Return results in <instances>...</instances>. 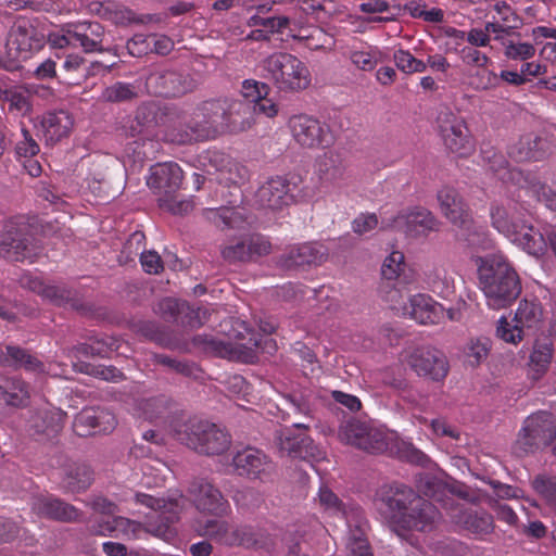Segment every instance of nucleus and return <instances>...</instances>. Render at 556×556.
<instances>
[{
    "mask_svg": "<svg viewBox=\"0 0 556 556\" xmlns=\"http://www.w3.org/2000/svg\"><path fill=\"white\" fill-rule=\"evenodd\" d=\"M168 430L181 444L207 456L222 455L231 445V435L226 429L182 413L169 417Z\"/></svg>",
    "mask_w": 556,
    "mask_h": 556,
    "instance_id": "nucleus-1",
    "label": "nucleus"
},
{
    "mask_svg": "<svg viewBox=\"0 0 556 556\" xmlns=\"http://www.w3.org/2000/svg\"><path fill=\"white\" fill-rule=\"evenodd\" d=\"M480 288L493 309L509 306L521 293V281L515 268L502 257L486 260L479 267Z\"/></svg>",
    "mask_w": 556,
    "mask_h": 556,
    "instance_id": "nucleus-2",
    "label": "nucleus"
},
{
    "mask_svg": "<svg viewBox=\"0 0 556 556\" xmlns=\"http://www.w3.org/2000/svg\"><path fill=\"white\" fill-rule=\"evenodd\" d=\"M218 98L197 104L190 118L170 125L167 136L173 143L192 144L214 140L222 135Z\"/></svg>",
    "mask_w": 556,
    "mask_h": 556,
    "instance_id": "nucleus-3",
    "label": "nucleus"
},
{
    "mask_svg": "<svg viewBox=\"0 0 556 556\" xmlns=\"http://www.w3.org/2000/svg\"><path fill=\"white\" fill-rule=\"evenodd\" d=\"M263 71L264 77L283 92H299L311 85L307 66L291 53L270 54L263 61Z\"/></svg>",
    "mask_w": 556,
    "mask_h": 556,
    "instance_id": "nucleus-4",
    "label": "nucleus"
},
{
    "mask_svg": "<svg viewBox=\"0 0 556 556\" xmlns=\"http://www.w3.org/2000/svg\"><path fill=\"white\" fill-rule=\"evenodd\" d=\"M39 250L31 226L23 216H14L3 222L0 230L1 258L16 263H33Z\"/></svg>",
    "mask_w": 556,
    "mask_h": 556,
    "instance_id": "nucleus-5",
    "label": "nucleus"
},
{
    "mask_svg": "<svg viewBox=\"0 0 556 556\" xmlns=\"http://www.w3.org/2000/svg\"><path fill=\"white\" fill-rule=\"evenodd\" d=\"M136 503L150 507L153 511L147 522V531L164 541H170L177 534L175 523L182 510L181 500L156 498L152 495L137 493Z\"/></svg>",
    "mask_w": 556,
    "mask_h": 556,
    "instance_id": "nucleus-6",
    "label": "nucleus"
},
{
    "mask_svg": "<svg viewBox=\"0 0 556 556\" xmlns=\"http://www.w3.org/2000/svg\"><path fill=\"white\" fill-rule=\"evenodd\" d=\"M87 505H89L94 511L106 515V517H101L92 525L91 530L96 534L113 538L136 539L142 531V525L138 521L121 516H110L117 511V506L104 496H92L87 502Z\"/></svg>",
    "mask_w": 556,
    "mask_h": 556,
    "instance_id": "nucleus-7",
    "label": "nucleus"
},
{
    "mask_svg": "<svg viewBox=\"0 0 556 556\" xmlns=\"http://www.w3.org/2000/svg\"><path fill=\"white\" fill-rule=\"evenodd\" d=\"M341 442L371 454L389 450L391 435L370 426L367 421L350 418L343 421L338 431Z\"/></svg>",
    "mask_w": 556,
    "mask_h": 556,
    "instance_id": "nucleus-8",
    "label": "nucleus"
},
{
    "mask_svg": "<svg viewBox=\"0 0 556 556\" xmlns=\"http://www.w3.org/2000/svg\"><path fill=\"white\" fill-rule=\"evenodd\" d=\"M437 199L442 214L459 229L458 238L470 247L477 245L480 233L460 194L454 188L443 187L438 191Z\"/></svg>",
    "mask_w": 556,
    "mask_h": 556,
    "instance_id": "nucleus-9",
    "label": "nucleus"
},
{
    "mask_svg": "<svg viewBox=\"0 0 556 556\" xmlns=\"http://www.w3.org/2000/svg\"><path fill=\"white\" fill-rule=\"evenodd\" d=\"M438 132L445 148L459 156H468L475 142L465 119L447 108L441 109L435 119Z\"/></svg>",
    "mask_w": 556,
    "mask_h": 556,
    "instance_id": "nucleus-10",
    "label": "nucleus"
},
{
    "mask_svg": "<svg viewBox=\"0 0 556 556\" xmlns=\"http://www.w3.org/2000/svg\"><path fill=\"white\" fill-rule=\"evenodd\" d=\"M543 319V308L536 300L523 299L519 302L518 308L510 324L505 317H501L496 328V334L507 343L517 344L520 342L526 330H533L539 327Z\"/></svg>",
    "mask_w": 556,
    "mask_h": 556,
    "instance_id": "nucleus-11",
    "label": "nucleus"
},
{
    "mask_svg": "<svg viewBox=\"0 0 556 556\" xmlns=\"http://www.w3.org/2000/svg\"><path fill=\"white\" fill-rule=\"evenodd\" d=\"M556 438V425L547 413L529 416L518 433L515 444L519 454H531L553 444Z\"/></svg>",
    "mask_w": 556,
    "mask_h": 556,
    "instance_id": "nucleus-12",
    "label": "nucleus"
},
{
    "mask_svg": "<svg viewBox=\"0 0 556 556\" xmlns=\"http://www.w3.org/2000/svg\"><path fill=\"white\" fill-rule=\"evenodd\" d=\"M418 493L413 488L393 482L382 485L376 494V507L379 513L394 527L400 528L404 514L416 500Z\"/></svg>",
    "mask_w": 556,
    "mask_h": 556,
    "instance_id": "nucleus-13",
    "label": "nucleus"
},
{
    "mask_svg": "<svg viewBox=\"0 0 556 556\" xmlns=\"http://www.w3.org/2000/svg\"><path fill=\"white\" fill-rule=\"evenodd\" d=\"M289 128L295 142L305 149H325L334 142L330 126L311 115L292 116Z\"/></svg>",
    "mask_w": 556,
    "mask_h": 556,
    "instance_id": "nucleus-14",
    "label": "nucleus"
},
{
    "mask_svg": "<svg viewBox=\"0 0 556 556\" xmlns=\"http://www.w3.org/2000/svg\"><path fill=\"white\" fill-rule=\"evenodd\" d=\"M308 425L294 424L293 428H286L276 435L279 452L291 458L318 462L325 457V453L314 443L312 438L300 430H307Z\"/></svg>",
    "mask_w": 556,
    "mask_h": 556,
    "instance_id": "nucleus-15",
    "label": "nucleus"
},
{
    "mask_svg": "<svg viewBox=\"0 0 556 556\" xmlns=\"http://www.w3.org/2000/svg\"><path fill=\"white\" fill-rule=\"evenodd\" d=\"M231 465L239 477L249 480L269 481L276 471L271 458L263 451L247 446L232 456Z\"/></svg>",
    "mask_w": 556,
    "mask_h": 556,
    "instance_id": "nucleus-16",
    "label": "nucleus"
},
{
    "mask_svg": "<svg viewBox=\"0 0 556 556\" xmlns=\"http://www.w3.org/2000/svg\"><path fill=\"white\" fill-rule=\"evenodd\" d=\"M150 93L164 98H177L197 89L195 79L175 70H162L151 73L146 80Z\"/></svg>",
    "mask_w": 556,
    "mask_h": 556,
    "instance_id": "nucleus-17",
    "label": "nucleus"
},
{
    "mask_svg": "<svg viewBox=\"0 0 556 556\" xmlns=\"http://www.w3.org/2000/svg\"><path fill=\"white\" fill-rule=\"evenodd\" d=\"M271 243L260 233L242 237L224 245L220 253L229 264L247 263L269 254Z\"/></svg>",
    "mask_w": 556,
    "mask_h": 556,
    "instance_id": "nucleus-18",
    "label": "nucleus"
},
{
    "mask_svg": "<svg viewBox=\"0 0 556 556\" xmlns=\"http://www.w3.org/2000/svg\"><path fill=\"white\" fill-rule=\"evenodd\" d=\"M408 365L419 376L433 381H442L448 374V362L440 350L422 346L414 350Z\"/></svg>",
    "mask_w": 556,
    "mask_h": 556,
    "instance_id": "nucleus-19",
    "label": "nucleus"
},
{
    "mask_svg": "<svg viewBox=\"0 0 556 556\" xmlns=\"http://www.w3.org/2000/svg\"><path fill=\"white\" fill-rule=\"evenodd\" d=\"M295 188L296 182L288 177H273L257 189L255 193L256 202L264 208L280 211L293 202Z\"/></svg>",
    "mask_w": 556,
    "mask_h": 556,
    "instance_id": "nucleus-20",
    "label": "nucleus"
},
{
    "mask_svg": "<svg viewBox=\"0 0 556 556\" xmlns=\"http://www.w3.org/2000/svg\"><path fill=\"white\" fill-rule=\"evenodd\" d=\"M384 226L402 230L413 237H418L426 236L431 231H438L440 222L430 211L416 207L409 212L399 213Z\"/></svg>",
    "mask_w": 556,
    "mask_h": 556,
    "instance_id": "nucleus-21",
    "label": "nucleus"
},
{
    "mask_svg": "<svg viewBox=\"0 0 556 556\" xmlns=\"http://www.w3.org/2000/svg\"><path fill=\"white\" fill-rule=\"evenodd\" d=\"M189 492L197 509L216 517L227 516L230 511L229 502L211 482L200 479L191 483Z\"/></svg>",
    "mask_w": 556,
    "mask_h": 556,
    "instance_id": "nucleus-22",
    "label": "nucleus"
},
{
    "mask_svg": "<svg viewBox=\"0 0 556 556\" xmlns=\"http://www.w3.org/2000/svg\"><path fill=\"white\" fill-rule=\"evenodd\" d=\"M115 426V416L102 407H85L73 421L74 432L81 438L111 432Z\"/></svg>",
    "mask_w": 556,
    "mask_h": 556,
    "instance_id": "nucleus-23",
    "label": "nucleus"
},
{
    "mask_svg": "<svg viewBox=\"0 0 556 556\" xmlns=\"http://www.w3.org/2000/svg\"><path fill=\"white\" fill-rule=\"evenodd\" d=\"M218 106L222 111V135L226 132L238 134L251 127L252 106L250 103L224 97L218 98Z\"/></svg>",
    "mask_w": 556,
    "mask_h": 556,
    "instance_id": "nucleus-24",
    "label": "nucleus"
},
{
    "mask_svg": "<svg viewBox=\"0 0 556 556\" xmlns=\"http://www.w3.org/2000/svg\"><path fill=\"white\" fill-rule=\"evenodd\" d=\"M182 178L180 166L177 163L167 162L151 167L147 185L157 198H166L179 191Z\"/></svg>",
    "mask_w": 556,
    "mask_h": 556,
    "instance_id": "nucleus-25",
    "label": "nucleus"
},
{
    "mask_svg": "<svg viewBox=\"0 0 556 556\" xmlns=\"http://www.w3.org/2000/svg\"><path fill=\"white\" fill-rule=\"evenodd\" d=\"M404 515L399 529L424 532L431 531L441 518L439 509L419 494Z\"/></svg>",
    "mask_w": 556,
    "mask_h": 556,
    "instance_id": "nucleus-26",
    "label": "nucleus"
},
{
    "mask_svg": "<svg viewBox=\"0 0 556 556\" xmlns=\"http://www.w3.org/2000/svg\"><path fill=\"white\" fill-rule=\"evenodd\" d=\"M31 510L40 517L60 522H75L81 517L78 508L53 495L35 497Z\"/></svg>",
    "mask_w": 556,
    "mask_h": 556,
    "instance_id": "nucleus-27",
    "label": "nucleus"
},
{
    "mask_svg": "<svg viewBox=\"0 0 556 556\" xmlns=\"http://www.w3.org/2000/svg\"><path fill=\"white\" fill-rule=\"evenodd\" d=\"M450 516L465 530L478 536L491 534L495 528L493 516L485 510L463 508L456 505L450 508Z\"/></svg>",
    "mask_w": 556,
    "mask_h": 556,
    "instance_id": "nucleus-28",
    "label": "nucleus"
},
{
    "mask_svg": "<svg viewBox=\"0 0 556 556\" xmlns=\"http://www.w3.org/2000/svg\"><path fill=\"white\" fill-rule=\"evenodd\" d=\"M326 250L317 243H303L289 248L280 257L279 264L286 269L320 265L326 260Z\"/></svg>",
    "mask_w": 556,
    "mask_h": 556,
    "instance_id": "nucleus-29",
    "label": "nucleus"
},
{
    "mask_svg": "<svg viewBox=\"0 0 556 556\" xmlns=\"http://www.w3.org/2000/svg\"><path fill=\"white\" fill-rule=\"evenodd\" d=\"M94 480L91 467L85 463L70 462L61 468L60 488L64 493L86 492Z\"/></svg>",
    "mask_w": 556,
    "mask_h": 556,
    "instance_id": "nucleus-30",
    "label": "nucleus"
},
{
    "mask_svg": "<svg viewBox=\"0 0 556 556\" xmlns=\"http://www.w3.org/2000/svg\"><path fill=\"white\" fill-rule=\"evenodd\" d=\"M71 36L74 39V48H80L85 53L106 51L103 47L104 27L98 22L73 23Z\"/></svg>",
    "mask_w": 556,
    "mask_h": 556,
    "instance_id": "nucleus-31",
    "label": "nucleus"
},
{
    "mask_svg": "<svg viewBox=\"0 0 556 556\" xmlns=\"http://www.w3.org/2000/svg\"><path fill=\"white\" fill-rule=\"evenodd\" d=\"M346 522L349 527L346 543L349 556H374L366 536L368 522L363 513L358 510L351 513L346 517Z\"/></svg>",
    "mask_w": 556,
    "mask_h": 556,
    "instance_id": "nucleus-32",
    "label": "nucleus"
},
{
    "mask_svg": "<svg viewBox=\"0 0 556 556\" xmlns=\"http://www.w3.org/2000/svg\"><path fill=\"white\" fill-rule=\"evenodd\" d=\"M10 40L16 50L28 58L33 51L42 47V37L38 34L36 27L25 17H18L10 30Z\"/></svg>",
    "mask_w": 556,
    "mask_h": 556,
    "instance_id": "nucleus-33",
    "label": "nucleus"
},
{
    "mask_svg": "<svg viewBox=\"0 0 556 556\" xmlns=\"http://www.w3.org/2000/svg\"><path fill=\"white\" fill-rule=\"evenodd\" d=\"M443 307L434 302L431 296L422 293L414 294L403 306L404 315L421 325L437 324L442 314Z\"/></svg>",
    "mask_w": 556,
    "mask_h": 556,
    "instance_id": "nucleus-34",
    "label": "nucleus"
},
{
    "mask_svg": "<svg viewBox=\"0 0 556 556\" xmlns=\"http://www.w3.org/2000/svg\"><path fill=\"white\" fill-rule=\"evenodd\" d=\"M40 125L47 143L54 144L70 135L74 121L67 111H50L42 115Z\"/></svg>",
    "mask_w": 556,
    "mask_h": 556,
    "instance_id": "nucleus-35",
    "label": "nucleus"
},
{
    "mask_svg": "<svg viewBox=\"0 0 556 556\" xmlns=\"http://www.w3.org/2000/svg\"><path fill=\"white\" fill-rule=\"evenodd\" d=\"M549 152V142L546 138L534 134L522 136L511 148L510 155L517 162L541 161Z\"/></svg>",
    "mask_w": 556,
    "mask_h": 556,
    "instance_id": "nucleus-36",
    "label": "nucleus"
},
{
    "mask_svg": "<svg viewBox=\"0 0 556 556\" xmlns=\"http://www.w3.org/2000/svg\"><path fill=\"white\" fill-rule=\"evenodd\" d=\"M40 296L56 306L70 307L81 313L89 309L88 305L81 301L78 292L65 285L45 283Z\"/></svg>",
    "mask_w": 556,
    "mask_h": 556,
    "instance_id": "nucleus-37",
    "label": "nucleus"
},
{
    "mask_svg": "<svg viewBox=\"0 0 556 556\" xmlns=\"http://www.w3.org/2000/svg\"><path fill=\"white\" fill-rule=\"evenodd\" d=\"M424 282L428 289L442 299H448L455 293L454 277L442 264L427 265L424 269Z\"/></svg>",
    "mask_w": 556,
    "mask_h": 556,
    "instance_id": "nucleus-38",
    "label": "nucleus"
},
{
    "mask_svg": "<svg viewBox=\"0 0 556 556\" xmlns=\"http://www.w3.org/2000/svg\"><path fill=\"white\" fill-rule=\"evenodd\" d=\"M0 364L7 367L24 368L28 371H43L45 366L28 350L17 345L0 346Z\"/></svg>",
    "mask_w": 556,
    "mask_h": 556,
    "instance_id": "nucleus-39",
    "label": "nucleus"
},
{
    "mask_svg": "<svg viewBox=\"0 0 556 556\" xmlns=\"http://www.w3.org/2000/svg\"><path fill=\"white\" fill-rule=\"evenodd\" d=\"M202 164L220 174H227L226 180L237 184L243 177L241 172L245 168L240 166L232 157L218 150H207L202 155Z\"/></svg>",
    "mask_w": 556,
    "mask_h": 556,
    "instance_id": "nucleus-40",
    "label": "nucleus"
},
{
    "mask_svg": "<svg viewBox=\"0 0 556 556\" xmlns=\"http://www.w3.org/2000/svg\"><path fill=\"white\" fill-rule=\"evenodd\" d=\"M269 534L260 528L249 525L232 527L229 546L263 548L268 545Z\"/></svg>",
    "mask_w": 556,
    "mask_h": 556,
    "instance_id": "nucleus-41",
    "label": "nucleus"
},
{
    "mask_svg": "<svg viewBox=\"0 0 556 556\" xmlns=\"http://www.w3.org/2000/svg\"><path fill=\"white\" fill-rule=\"evenodd\" d=\"M316 167L321 180L334 182L344 176V157L340 152L329 150L317 160Z\"/></svg>",
    "mask_w": 556,
    "mask_h": 556,
    "instance_id": "nucleus-42",
    "label": "nucleus"
},
{
    "mask_svg": "<svg viewBox=\"0 0 556 556\" xmlns=\"http://www.w3.org/2000/svg\"><path fill=\"white\" fill-rule=\"evenodd\" d=\"M193 529L200 536L210 538L217 543L229 546L232 526L223 519L197 520Z\"/></svg>",
    "mask_w": 556,
    "mask_h": 556,
    "instance_id": "nucleus-43",
    "label": "nucleus"
},
{
    "mask_svg": "<svg viewBox=\"0 0 556 556\" xmlns=\"http://www.w3.org/2000/svg\"><path fill=\"white\" fill-rule=\"evenodd\" d=\"M63 427V414L59 410H39L33 417L31 428L37 434L55 437Z\"/></svg>",
    "mask_w": 556,
    "mask_h": 556,
    "instance_id": "nucleus-44",
    "label": "nucleus"
},
{
    "mask_svg": "<svg viewBox=\"0 0 556 556\" xmlns=\"http://www.w3.org/2000/svg\"><path fill=\"white\" fill-rule=\"evenodd\" d=\"M1 387L3 392V407H23L27 405L29 400V387L25 381L18 378H12L7 380L4 386Z\"/></svg>",
    "mask_w": 556,
    "mask_h": 556,
    "instance_id": "nucleus-45",
    "label": "nucleus"
},
{
    "mask_svg": "<svg viewBox=\"0 0 556 556\" xmlns=\"http://www.w3.org/2000/svg\"><path fill=\"white\" fill-rule=\"evenodd\" d=\"M531 486L545 505L556 514V479L545 473H539L531 480Z\"/></svg>",
    "mask_w": 556,
    "mask_h": 556,
    "instance_id": "nucleus-46",
    "label": "nucleus"
},
{
    "mask_svg": "<svg viewBox=\"0 0 556 556\" xmlns=\"http://www.w3.org/2000/svg\"><path fill=\"white\" fill-rule=\"evenodd\" d=\"M135 328L137 332L142 334L144 338L154 341L159 345L174 350L178 346V343L173 340L156 323L150 320H139Z\"/></svg>",
    "mask_w": 556,
    "mask_h": 556,
    "instance_id": "nucleus-47",
    "label": "nucleus"
},
{
    "mask_svg": "<svg viewBox=\"0 0 556 556\" xmlns=\"http://www.w3.org/2000/svg\"><path fill=\"white\" fill-rule=\"evenodd\" d=\"M553 356L549 343H536L530 355V372L533 379L541 378L547 370Z\"/></svg>",
    "mask_w": 556,
    "mask_h": 556,
    "instance_id": "nucleus-48",
    "label": "nucleus"
},
{
    "mask_svg": "<svg viewBox=\"0 0 556 556\" xmlns=\"http://www.w3.org/2000/svg\"><path fill=\"white\" fill-rule=\"evenodd\" d=\"M206 218L222 230L239 228L244 222L242 215L233 207L210 208L206 211Z\"/></svg>",
    "mask_w": 556,
    "mask_h": 556,
    "instance_id": "nucleus-49",
    "label": "nucleus"
},
{
    "mask_svg": "<svg viewBox=\"0 0 556 556\" xmlns=\"http://www.w3.org/2000/svg\"><path fill=\"white\" fill-rule=\"evenodd\" d=\"M138 97V88L134 84L116 81L103 89L101 99L105 102H128Z\"/></svg>",
    "mask_w": 556,
    "mask_h": 556,
    "instance_id": "nucleus-50",
    "label": "nucleus"
},
{
    "mask_svg": "<svg viewBox=\"0 0 556 556\" xmlns=\"http://www.w3.org/2000/svg\"><path fill=\"white\" fill-rule=\"evenodd\" d=\"M489 168L504 182L511 181L521 185L522 173L516 168H509L507 161L502 154L493 153L489 157Z\"/></svg>",
    "mask_w": 556,
    "mask_h": 556,
    "instance_id": "nucleus-51",
    "label": "nucleus"
},
{
    "mask_svg": "<svg viewBox=\"0 0 556 556\" xmlns=\"http://www.w3.org/2000/svg\"><path fill=\"white\" fill-rule=\"evenodd\" d=\"M181 309H186V301H179L173 298H165L157 302L154 307L155 314L165 321L175 323L181 316Z\"/></svg>",
    "mask_w": 556,
    "mask_h": 556,
    "instance_id": "nucleus-52",
    "label": "nucleus"
},
{
    "mask_svg": "<svg viewBox=\"0 0 556 556\" xmlns=\"http://www.w3.org/2000/svg\"><path fill=\"white\" fill-rule=\"evenodd\" d=\"M396 67L405 74L422 73L427 64L416 59L409 51L397 50L393 55Z\"/></svg>",
    "mask_w": 556,
    "mask_h": 556,
    "instance_id": "nucleus-53",
    "label": "nucleus"
},
{
    "mask_svg": "<svg viewBox=\"0 0 556 556\" xmlns=\"http://www.w3.org/2000/svg\"><path fill=\"white\" fill-rule=\"evenodd\" d=\"M192 342L203 351L215 353L219 356L229 355L232 351L230 343L218 340L211 334H198L193 338Z\"/></svg>",
    "mask_w": 556,
    "mask_h": 556,
    "instance_id": "nucleus-54",
    "label": "nucleus"
},
{
    "mask_svg": "<svg viewBox=\"0 0 556 556\" xmlns=\"http://www.w3.org/2000/svg\"><path fill=\"white\" fill-rule=\"evenodd\" d=\"M470 86L476 90H490L500 86V78L496 73L485 66L477 67L470 75Z\"/></svg>",
    "mask_w": 556,
    "mask_h": 556,
    "instance_id": "nucleus-55",
    "label": "nucleus"
},
{
    "mask_svg": "<svg viewBox=\"0 0 556 556\" xmlns=\"http://www.w3.org/2000/svg\"><path fill=\"white\" fill-rule=\"evenodd\" d=\"M159 206L174 215H186L194 208L191 199H179L178 192L166 198H157Z\"/></svg>",
    "mask_w": 556,
    "mask_h": 556,
    "instance_id": "nucleus-56",
    "label": "nucleus"
},
{
    "mask_svg": "<svg viewBox=\"0 0 556 556\" xmlns=\"http://www.w3.org/2000/svg\"><path fill=\"white\" fill-rule=\"evenodd\" d=\"M159 206L174 215H186L194 208L191 199H179L178 192L166 198H157Z\"/></svg>",
    "mask_w": 556,
    "mask_h": 556,
    "instance_id": "nucleus-57",
    "label": "nucleus"
},
{
    "mask_svg": "<svg viewBox=\"0 0 556 556\" xmlns=\"http://www.w3.org/2000/svg\"><path fill=\"white\" fill-rule=\"evenodd\" d=\"M169 405L170 401L166 396L161 395L144 400L141 403V409L147 419L157 420L167 414Z\"/></svg>",
    "mask_w": 556,
    "mask_h": 556,
    "instance_id": "nucleus-58",
    "label": "nucleus"
},
{
    "mask_svg": "<svg viewBox=\"0 0 556 556\" xmlns=\"http://www.w3.org/2000/svg\"><path fill=\"white\" fill-rule=\"evenodd\" d=\"M288 400L296 413L309 418L315 417L317 397L314 393H293L288 396Z\"/></svg>",
    "mask_w": 556,
    "mask_h": 556,
    "instance_id": "nucleus-59",
    "label": "nucleus"
},
{
    "mask_svg": "<svg viewBox=\"0 0 556 556\" xmlns=\"http://www.w3.org/2000/svg\"><path fill=\"white\" fill-rule=\"evenodd\" d=\"M3 100L9 103V111H15L21 115H26L31 111L30 99L25 91L7 89L3 92Z\"/></svg>",
    "mask_w": 556,
    "mask_h": 556,
    "instance_id": "nucleus-60",
    "label": "nucleus"
},
{
    "mask_svg": "<svg viewBox=\"0 0 556 556\" xmlns=\"http://www.w3.org/2000/svg\"><path fill=\"white\" fill-rule=\"evenodd\" d=\"M146 247V235L142 231L132 232L124 243L121 252V261L125 263L134 261L135 256L141 255Z\"/></svg>",
    "mask_w": 556,
    "mask_h": 556,
    "instance_id": "nucleus-61",
    "label": "nucleus"
},
{
    "mask_svg": "<svg viewBox=\"0 0 556 556\" xmlns=\"http://www.w3.org/2000/svg\"><path fill=\"white\" fill-rule=\"evenodd\" d=\"M208 319V313L204 308H192L186 302V309H181V316L177 320V325L189 328H199Z\"/></svg>",
    "mask_w": 556,
    "mask_h": 556,
    "instance_id": "nucleus-62",
    "label": "nucleus"
},
{
    "mask_svg": "<svg viewBox=\"0 0 556 556\" xmlns=\"http://www.w3.org/2000/svg\"><path fill=\"white\" fill-rule=\"evenodd\" d=\"M491 342L488 338L471 339L466 349V355L471 365H479L489 355Z\"/></svg>",
    "mask_w": 556,
    "mask_h": 556,
    "instance_id": "nucleus-63",
    "label": "nucleus"
},
{
    "mask_svg": "<svg viewBox=\"0 0 556 556\" xmlns=\"http://www.w3.org/2000/svg\"><path fill=\"white\" fill-rule=\"evenodd\" d=\"M532 191L548 210L556 212V181L551 186L542 182L533 184Z\"/></svg>",
    "mask_w": 556,
    "mask_h": 556,
    "instance_id": "nucleus-64",
    "label": "nucleus"
}]
</instances>
